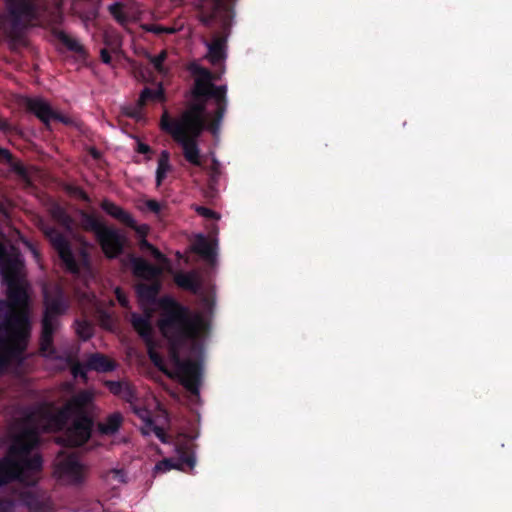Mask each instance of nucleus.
<instances>
[{"instance_id":"nucleus-1","label":"nucleus","mask_w":512,"mask_h":512,"mask_svg":"<svg viewBox=\"0 0 512 512\" xmlns=\"http://www.w3.org/2000/svg\"><path fill=\"white\" fill-rule=\"evenodd\" d=\"M189 71L195 78L189 106L177 119H171L168 111L164 110L160 128L181 146L183 155L190 164L200 166L201 151L197 138L206 127L218 136L226 110V87L214 88L211 73L197 63L190 64Z\"/></svg>"},{"instance_id":"nucleus-2","label":"nucleus","mask_w":512,"mask_h":512,"mask_svg":"<svg viewBox=\"0 0 512 512\" xmlns=\"http://www.w3.org/2000/svg\"><path fill=\"white\" fill-rule=\"evenodd\" d=\"M132 324L147 343L149 356L153 363L170 377L179 379L188 390L196 393L199 384L198 367L194 364L181 363L175 353V348L178 343L193 339L201 330V324L199 322H185L177 315H172L161 321L160 330L163 335L172 342L171 361L169 365H165L161 357L152 347L149 315L140 317L133 314Z\"/></svg>"},{"instance_id":"nucleus-3","label":"nucleus","mask_w":512,"mask_h":512,"mask_svg":"<svg viewBox=\"0 0 512 512\" xmlns=\"http://www.w3.org/2000/svg\"><path fill=\"white\" fill-rule=\"evenodd\" d=\"M35 444L34 434L23 435L15 442L10 456L16 464L12 465L9 460L0 463V484L13 477L24 480L41 469L42 460L36 452L32 451Z\"/></svg>"},{"instance_id":"nucleus-4","label":"nucleus","mask_w":512,"mask_h":512,"mask_svg":"<svg viewBox=\"0 0 512 512\" xmlns=\"http://www.w3.org/2000/svg\"><path fill=\"white\" fill-rule=\"evenodd\" d=\"M83 405L82 397H77L60 415L62 418L72 420V425L67 430V441L73 446L84 444L90 437L92 420L82 415Z\"/></svg>"},{"instance_id":"nucleus-5","label":"nucleus","mask_w":512,"mask_h":512,"mask_svg":"<svg viewBox=\"0 0 512 512\" xmlns=\"http://www.w3.org/2000/svg\"><path fill=\"white\" fill-rule=\"evenodd\" d=\"M89 226L95 232L102 250L108 258H114L121 253L126 242L125 236L97 222H91Z\"/></svg>"},{"instance_id":"nucleus-6","label":"nucleus","mask_w":512,"mask_h":512,"mask_svg":"<svg viewBox=\"0 0 512 512\" xmlns=\"http://www.w3.org/2000/svg\"><path fill=\"white\" fill-rule=\"evenodd\" d=\"M54 473L63 484L74 485L83 479L85 469L74 457H60Z\"/></svg>"},{"instance_id":"nucleus-7","label":"nucleus","mask_w":512,"mask_h":512,"mask_svg":"<svg viewBox=\"0 0 512 512\" xmlns=\"http://www.w3.org/2000/svg\"><path fill=\"white\" fill-rule=\"evenodd\" d=\"M231 11L225 0H204L201 21L206 24L216 22L222 26L229 24Z\"/></svg>"},{"instance_id":"nucleus-8","label":"nucleus","mask_w":512,"mask_h":512,"mask_svg":"<svg viewBox=\"0 0 512 512\" xmlns=\"http://www.w3.org/2000/svg\"><path fill=\"white\" fill-rule=\"evenodd\" d=\"M26 106L45 123H49L53 119H59L63 122L66 121L53 111L49 103L42 98H28L26 99Z\"/></svg>"},{"instance_id":"nucleus-9","label":"nucleus","mask_w":512,"mask_h":512,"mask_svg":"<svg viewBox=\"0 0 512 512\" xmlns=\"http://www.w3.org/2000/svg\"><path fill=\"white\" fill-rule=\"evenodd\" d=\"M47 234H48L53 246L57 249V251H58L61 259L65 263L66 267L73 272L77 271L78 270L77 264L72 256L70 248H69L67 242L64 240V238L60 234H58L54 231L48 232Z\"/></svg>"},{"instance_id":"nucleus-10","label":"nucleus","mask_w":512,"mask_h":512,"mask_svg":"<svg viewBox=\"0 0 512 512\" xmlns=\"http://www.w3.org/2000/svg\"><path fill=\"white\" fill-rule=\"evenodd\" d=\"M106 47L100 51V57L103 63L110 65L113 55H118L121 51V40L117 34H105Z\"/></svg>"},{"instance_id":"nucleus-11","label":"nucleus","mask_w":512,"mask_h":512,"mask_svg":"<svg viewBox=\"0 0 512 512\" xmlns=\"http://www.w3.org/2000/svg\"><path fill=\"white\" fill-rule=\"evenodd\" d=\"M184 463H187L191 469H194L196 465V458L194 456H190L186 459H180L178 462L171 459H164L154 466L153 474H163L173 469L183 470Z\"/></svg>"},{"instance_id":"nucleus-12","label":"nucleus","mask_w":512,"mask_h":512,"mask_svg":"<svg viewBox=\"0 0 512 512\" xmlns=\"http://www.w3.org/2000/svg\"><path fill=\"white\" fill-rule=\"evenodd\" d=\"M103 210L107 212L112 217L122 221L128 226H134V219L133 217L126 211H124L121 207L116 205L115 203L104 200L101 204Z\"/></svg>"},{"instance_id":"nucleus-13","label":"nucleus","mask_w":512,"mask_h":512,"mask_svg":"<svg viewBox=\"0 0 512 512\" xmlns=\"http://www.w3.org/2000/svg\"><path fill=\"white\" fill-rule=\"evenodd\" d=\"M178 286L196 291L200 286V279L196 273H178L174 277Z\"/></svg>"},{"instance_id":"nucleus-14","label":"nucleus","mask_w":512,"mask_h":512,"mask_svg":"<svg viewBox=\"0 0 512 512\" xmlns=\"http://www.w3.org/2000/svg\"><path fill=\"white\" fill-rule=\"evenodd\" d=\"M158 292V285H146L140 284L137 286V294L139 297V301L141 306L144 308L147 303L154 300L156 294Z\"/></svg>"},{"instance_id":"nucleus-15","label":"nucleus","mask_w":512,"mask_h":512,"mask_svg":"<svg viewBox=\"0 0 512 512\" xmlns=\"http://www.w3.org/2000/svg\"><path fill=\"white\" fill-rule=\"evenodd\" d=\"M171 169L170 161H169V153L164 150L161 152L160 158L158 160V166L156 169V183L160 185L162 181L166 178L168 172Z\"/></svg>"},{"instance_id":"nucleus-16","label":"nucleus","mask_w":512,"mask_h":512,"mask_svg":"<svg viewBox=\"0 0 512 512\" xmlns=\"http://www.w3.org/2000/svg\"><path fill=\"white\" fill-rule=\"evenodd\" d=\"M194 250L201 256L212 259L215 255L216 245L208 242L203 236L197 238Z\"/></svg>"},{"instance_id":"nucleus-17","label":"nucleus","mask_w":512,"mask_h":512,"mask_svg":"<svg viewBox=\"0 0 512 512\" xmlns=\"http://www.w3.org/2000/svg\"><path fill=\"white\" fill-rule=\"evenodd\" d=\"M134 273L137 276L148 278L157 275L160 271L147 265L142 259L136 258L132 261Z\"/></svg>"},{"instance_id":"nucleus-18","label":"nucleus","mask_w":512,"mask_h":512,"mask_svg":"<svg viewBox=\"0 0 512 512\" xmlns=\"http://www.w3.org/2000/svg\"><path fill=\"white\" fill-rule=\"evenodd\" d=\"M88 367L97 371H109L114 368V365L106 357L95 354L90 357Z\"/></svg>"},{"instance_id":"nucleus-19","label":"nucleus","mask_w":512,"mask_h":512,"mask_svg":"<svg viewBox=\"0 0 512 512\" xmlns=\"http://www.w3.org/2000/svg\"><path fill=\"white\" fill-rule=\"evenodd\" d=\"M9 11L14 15H24L29 12L31 4L29 0H6Z\"/></svg>"},{"instance_id":"nucleus-20","label":"nucleus","mask_w":512,"mask_h":512,"mask_svg":"<svg viewBox=\"0 0 512 512\" xmlns=\"http://www.w3.org/2000/svg\"><path fill=\"white\" fill-rule=\"evenodd\" d=\"M122 418L119 414H113L100 424L99 429L103 434H114L120 427Z\"/></svg>"},{"instance_id":"nucleus-21","label":"nucleus","mask_w":512,"mask_h":512,"mask_svg":"<svg viewBox=\"0 0 512 512\" xmlns=\"http://www.w3.org/2000/svg\"><path fill=\"white\" fill-rule=\"evenodd\" d=\"M58 38L70 50L79 53L81 56L85 55V50H84L83 46L76 38H73L72 36H70L64 32L58 33Z\"/></svg>"},{"instance_id":"nucleus-22","label":"nucleus","mask_w":512,"mask_h":512,"mask_svg":"<svg viewBox=\"0 0 512 512\" xmlns=\"http://www.w3.org/2000/svg\"><path fill=\"white\" fill-rule=\"evenodd\" d=\"M225 56L224 46L221 43L209 45L207 57L212 63L221 61Z\"/></svg>"},{"instance_id":"nucleus-23","label":"nucleus","mask_w":512,"mask_h":512,"mask_svg":"<svg viewBox=\"0 0 512 512\" xmlns=\"http://www.w3.org/2000/svg\"><path fill=\"white\" fill-rule=\"evenodd\" d=\"M167 53L166 51H161L156 56H149V61L153 65V67L160 73V74H166L167 69L164 67L163 63L166 59Z\"/></svg>"},{"instance_id":"nucleus-24","label":"nucleus","mask_w":512,"mask_h":512,"mask_svg":"<svg viewBox=\"0 0 512 512\" xmlns=\"http://www.w3.org/2000/svg\"><path fill=\"white\" fill-rule=\"evenodd\" d=\"M140 247L143 251L149 252L159 262H166L165 256L157 248L148 243L145 239L141 240Z\"/></svg>"},{"instance_id":"nucleus-25","label":"nucleus","mask_w":512,"mask_h":512,"mask_svg":"<svg viewBox=\"0 0 512 512\" xmlns=\"http://www.w3.org/2000/svg\"><path fill=\"white\" fill-rule=\"evenodd\" d=\"M212 164L208 170V173L213 181L217 180V178L221 174V162L216 158L214 153L210 154Z\"/></svg>"},{"instance_id":"nucleus-26","label":"nucleus","mask_w":512,"mask_h":512,"mask_svg":"<svg viewBox=\"0 0 512 512\" xmlns=\"http://www.w3.org/2000/svg\"><path fill=\"white\" fill-rule=\"evenodd\" d=\"M141 99L143 101H147L149 99L163 101L164 100L163 90L161 88H158L155 91L145 89L141 94Z\"/></svg>"},{"instance_id":"nucleus-27","label":"nucleus","mask_w":512,"mask_h":512,"mask_svg":"<svg viewBox=\"0 0 512 512\" xmlns=\"http://www.w3.org/2000/svg\"><path fill=\"white\" fill-rule=\"evenodd\" d=\"M110 11L114 17L121 23L125 21L124 12L126 11V5L121 3H115L110 6Z\"/></svg>"},{"instance_id":"nucleus-28","label":"nucleus","mask_w":512,"mask_h":512,"mask_svg":"<svg viewBox=\"0 0 512 512\" xmlns=\"http://www.w3.org/2000/svg\"><path fill=\"white\" fill-rule=\"evenodd\" d=\"M144 433H154L161 441L165 442L164 432L162 431L161 428L154 426L151 421H147L146 426L144 428Z\"/></svg>"},{"instance_id":"nucleus-29","label":"nucleus","mask_w":512,"mask_h":512,"mask_svg":"<svg viewBox=\"0 0 512 512\" xmlns=\"http://www.w3.org/2000/svg\"><path fill=\"white\" fill-rule=\"evenodd\" d=\"M76 331L77 334L83 339H87L92 335V328L87 323H78Z\"/></svg>"},{"instance_id":"nucleus-30","label":"nucleus","mask_w":512,"mask_h":512,"mask_svg":"<svg viewBox=\"0 0 512 512\" xmlns=\"http://www.w3.org/2000/svg\"><path fill=\"white\" fill-rule=\"evenodd\" d=\"M195 211L205 218H213L216 220L220 219V216L217 213L206 207L197 206L195 207Z\"/></svg>"},{"instance_id":"nucleus-31","label":"nucleus","mask_w":512,"mask_h":512,"mask_svg":"<svg viewBox=\"0 0 512 512\" xmlns=\"http://www.w3.org/2000/svg\"><path fill=\"white\" fill-rule=\"evenodd\" d=\"M143 28L147 31H150V32H153L156 34H159L162 32H165V33H174L175 32V29L172 27H162V26H157V25L143 26Z\"/></svg>"},{"instance_id":"nucleus-32","label":"nucleus","mask_w":512,"mask_h":512,"mask_svg":"<svg viewBox=\"0 0 512 512\" xmlns=\"http://www.w3.org/2000/svg\"><path fill=\"white\" fill-rule=\"evenodd\" d=\"M144 205L147 209L155 213H158L160 211V204L155 200H146L144 202Z\"/></svg>"},{"instance_id":"nucleus-33","label":"nucleus","mask_w":512,"mask_h":512,"mask_svg":"<svg viewBox=\"0 0 512 512\" xmlns=\"http://www.w3.org/2000/svg\"><path fill=\"white\" fill-rule=\"evenodd\" d=\"M136 232L141 236V237H145L149 231V227L145 224L143 225H139L137 226L135 223H134V226H132Z\"/></svg>"},{"instance_id":"nucleus-34","label":"nucleus","mask_w":512,"mask_h":512,"mask_svg":"<svg viewBox=\"0 0 512 512\" xmlns=\"http://www.w3.org/2000/svg\"><path fill=\"white\" fill-rule=\"evenodd\" d=\"M115 294L117 296L119 303L122 306H127V304H128L127 298H126L125 294L119 288H116Z\"/></svg>"},{"instance_id":"nucleus-35","label":"nucleus","mask_w":512,"mask_h":512,"mask_svg":"<svg viewBox=\"0 0 512 512\" xmlns=\"http://www.w3.org/2000/svg\"><path fill=\"white\" fill-rule=\"evenodd\" d=\"M50 330L48 328V323L47 321L45 320L44 322V336H43V341L46 342L48 344V342L50 341Z\"/></svg>"},{"instance_id":"nucleus-36","label":"nucleus","mask_w":512,"mask_h":512,"mask_svg":"<svg viewBox=\"0 0 512 512\" xmlns=\"http://www.w3.org/2000/svg\"><path fill=\"white\" fill-rule=\"evenodd\" d=\"M137 151L139 153H143V154H147L150 152V148L148 145L144 144V143H138V146H137Z\"/></svg>"},{"instance_id":"nucleus-37","label":"nucleus","mask_w":512,"mask_h":512,"mask_svg":"<svg viewBox=\"0 0 512 512\" xmlns=\"http://www.w3.org/2000/svg\"><path fill=\"white\" fill-rule=\"evenodd\" d=\"M113 477L119 479L120 481H125L124 473L120 470L112 471Z\"/></svg>"},{"instance_id":"nucleus-38","label":"nucleus","mask_w":512,"mask_h":512,"mask_svg":"<svg viewBox=\"0 0 512 512\" xmlns=\"http://www.w3.org/2000/svg\"><path fill=\"white\" fill-rule=\"evenodd\" d=\"M0 156L9 159L10 158V153H9L8 150L0 148Z\"/></svg>"},{"instance_id":"nucleus-39","label":"nucleus","mask_w":512,"mask_h":512,"mask_svg":"<svg viewBox=\"0 0 512 512\" xmlns=\"http://www.w3.org/2000/svg\"><path fill=\"white\" fill-rule=\"evenodd\" d=\"M96 16V9L93 7V9L90 11L88 15H85L86 19H92Z\"/></svg>"},{"instance_id":"nucleus-40","label":"nucleus","mask_w":512,"mask_h":512,"mask_svg":"<svg viewBox=\"0 0 512 512\" xmlns=\"http://www.w3.org/2000/svg\"><path fill=\"white\" fill-rule=\"evenodd\" d=\"M75 193L78 194L83 199H86V195L79 189H75Z\"/></svg>"},{"instance_id":"nucleus-41","label":"nucleus","mask_w":512,"mask_h":512,"mask_svg":"<svg viewBox=\"0 0 512 512\" xmlns=\"http://www.w3.org/2000/svg\"><path fill=\"white\" fill-rule=\"evenodd\" d=\"M82 257H83V262L86 263L87 262V254L84 251L82 252Z\"/></svg>"},{"instance_id":"nucleus-42","label":"nucleus","mask_w":512,"mask_h":512,"mask_svg":"<svg viewBox=\"0 0 512 512\" xmlns=\"http://www.w3.org/2000/svg\"><path fill=\"white\" fill-rule=\"evenodd\" d=\"M81 4H82V1L80 0V1L77 3V8H80Z\"/></svg>"}]
</instances>
